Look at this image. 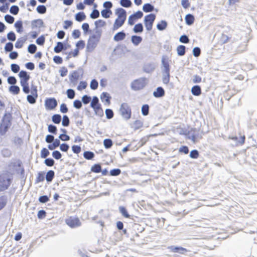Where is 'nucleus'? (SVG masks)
<instances>
[{
    "instance_id": "obj_55",
    "label": "nucleus",
    "mask_w": 257,
    "mask_h": 257,
    "mask_svg": "<svg viewBox=\"0 0 257 257\" xmlns=\"http://www.w3.org/2000/svg\"><path fill=\"white\" fill-rule=\"evenodd\" d=\"M11 70L14 73H18L20 69V66L16 64H12L11 65Z\"/></svg>"
},
{
    "instance_id": "obj_44",
    "label": "nucleus",
    "mask_w": 257,
    "mask_h": 257,
    "mask_svg": "<svg viewBox=\"0 0 257 257\" xmlns=\"http://www.w3.org/2000/svg\"><path fill=\"white\" fill-rule=\"evenodd\" d=\"M100 98L102 101H105L106 102H109V94L107 92H103L100 96Z\"/></svg>"
},
{
    "instance_id": "obj_62",
    "label": "nucleus",
    "mask_w": 257,
    "mask_h": 257,
    "mask_svg": "<svg viewBox=\"0 0 257 257\" xmlns=\"http://www.w3.org/2000/svg\"><path fill=\"white\" fill-rule=\"evenodd\" d=\"M49 154L50 153L47 149L43 148L41 152V156L42 158H46Z\"/></svg>"
},
{
    "instance_id": "obj_31",
    "label": "nucleus",
    "mask_w": 257,
    "mask_h": 257,
    "mask_svg": "<svg viewBox=\"0 0 257 257\" xmlns=\"http://www.w3.org/2000/svg\"><path fill=\"white\" fill-rule=\"evenodd\" d=\"M85 18V15L83 12H79L75 15V20L78 22L83 21Z\"/></svg>"
},
{
    "instance_id": "obj_27",
    "label": "nucleus",
    "mask_w": 257,
    "mask_h": 257,
    "mask_svg": "<svg viewBox=\"0 0 257 257\" xmlns=\"http://www.w3.org/2000/svg\"><path fill=\"white\" fill-rule=\"evenodd\" d=\"M55 173L52 170L49 171L46 175V179L47 182H50L52 181L54 177Z\"/></svg>"
},
{
    "instance_id": "obj_4",
    "label": "nucleus",
    "mask_w": 257,
    "mask_h": 257,
    "mask_svg": "<svg viewBox=\"0 0 257 257\" xmlns=\"http://www.w3.org/2000/svg\"><path fill=\"white\" fill-rule=\"evenodd\" d=\"M156 19V16L154 14H151L145 16L144 23L147 31L152 30L154 22Z\"/></svg>"
},
{
    "instance_id": "obj_5",
    "label": "nucleus",
    "mask_w": 257,
    "mask_h": 257,
    "mask_svg": "<svg viewBox=\"0 0 257 257\" xmlns=\"http://www.w3.org/2000/svg\"><path fill=\"white\" fill-rule=\"evenodd\" d=\"M83 71L82 69L79 68L77 70L73 71L69 76V80L72 83L75 85L77 80L82 76Z\"/></svg>"
},
{
    "instance_id": "obj_2",
    "label": "nucleus",
    "mask_w": 257,
    "mask_h": 257,
    "mask_svg": "<svg viewBox=\"0 0 257 257\" xmlns=\"http://www.w3.org/2000/svg\"><path fill=\"white\" fill-rule=\"evenodd\" d=\"M13 177L8 173L0 175V191L7 189L10 186Z\"/></svg>"
},
{
    "instance_id": "obj_53",
    "label": "nucleus",
    "mask_w": 257,
    "mask_h": 257,
    "mask_svg": "<svg viewBox=\"0 0 257 257\" xmlns=\"http://www.w3.org/2000/svg\"><path fill=\"white\" fill-rule=\"evenodd\" d=\"M98 82L95 79H93L90 84V87L92 90H95L98 87Z\"/></svg>"
},
{
    "instance_id": "obj_60",
    "label": "nucleus",
    "mask_w": 257,
    "mask_h": 257,
    "mask_svg": "<svg viewBox=\"0 0 257 257\" xmlns=\"http://www.w3.org/2000/svg\"><path fill=\"white\" fill-rule=\"evenodd\" d=\"M106 23L101 20H99L98 21H96L95 22V25L96 26V28L98 27H102L105 26Z\"/></svg>"
},
{
    "instance_id": "obj_57",
    "label": "nucleus",
    "mask_w": 257,
    "mask_h": 257,
    "mask_svg": "<svg viewBox=\"0 0 257 257\" xmlns=\"http://www.w3.org/2000/svg\"><path fill=\"white\" fill-rule=\"evenodd\" d=\"M21 85L23 87V91L24 93L28 94L30 92V88L28 83L21 84Z\"/></svg>"
},
{
    "instance_id": "obj_12",
    "label": "nucleus",
    "mask_w": 257,
    "mask_h": 257,
    "mask_svg": "<svg viewBox=\"0 0 257 257\" xmlns=\"http://www.w3.org/2000/svg\"><path fill=\"white\" fill-rule=\"evenodd\" d=\"M162 63V73H170V67L167 61L164 57H163L161 60Z\"/></svg>"
},
{
    "instance_id": "obj_50",
    "label": "nucleus",
    "mask_w": 257,
    "mask_h": 257,
    "mask_svg": "<svg viewBox=\"0 0 257 257\" xmlns=\"http://www.w3.org/2000/svg\"><path fill=\"white\" fill-rule=\"evenodd\" d=\"M37 50V46L35 44H30L28 46V51L31 54H34Z\"/></svg>"
},
{
    "instance_id": "obj_30",
    "label": "nucleus",
    "mask_w": 257,
    "mask_h": 257,
    "mask_svg": "<svg viewBox=\"0 0 257 257\" xmlns=\"http://www.w3.org/2000/svg\"><path fill=\"white\" fill-rule=\"evenodd\" d=\"M186 47L184 45H180L177 48V54L179 56H183L185 54Z\"/></svg>"
},
{
    "instance_id": "obj_6",
    "label": "nucleus",
    "mask_w": 257,
    "mask_h": 257,
    "mask_svg": "<svg viewBox=\"0 0 257 257\" xmlns=\"http://www.w3.org/2000/svg\"><path fill=\"white\" fill-rule=\"evenodd\" d=\"M10 121L6 118H4L2 120V122L0 124V134L2 135L5 134L8 128L11 126Z\"/></svg>"
},
{
    "instance_id": "obj_24",
    "label": "nucleus",
    "mask_w": 257,
    "mask_h": 257,
    "mask_svg": "<svg viewBox=\"0 0 257 257\" xmlns=\"http://www.w3.org/2000/svg\"><path fill=\"white\" fill-rule=\"evenodd\" d=\"M186 23L188 25H191L193 24L194 21V17L191 14H188L186 16L185 18Z\"/></svg>"
},
{
    "instance_id": "obj_54",
    "label": "nucleus",
    "mask_w": 257,
    "mask_h": 257,
    "mask_svg": "<svg viewBox=\"0 0 257 257\" xmlns=\"http://www.w3.org/2000/svg\"><path fill=\"white\" fill-rule=\"evenodd\" d=\"M106 118L108 119H111L113 116V112L110 109H106L105 111Z\"/></svg>"
},
{
    "instance_id": "obj_51",
    "label": "nucleus",
    "mask_w": 257,
    "mask_h": 257,
    "mask_svg": "<svg viewBox=\"0 0 257 257\" xmlns=\"http://www.w3.org/2000/svg\"><path fill=\"white\" fill-rule=\"evenodd\" d=\"M13 44L11 42H8L5 47L6 52H12L13 49Z\"/></svg>"
},
{
    "instance_id": "obj_32",
    "label": "nucleus",
    "mask_w": 257,
    "mask_h": 257,
    "mask_svg": "<svg viewBox=\"0 0 257 257\" xmlns=\"http://www.w3.org/2000/svg\"><path fill=\"white\" fill-rule=\"evenodd\" d=\"M143 126V122L140 120H136L132 124V127L137 130Z\"/></svg>"
},
{
    "instance_id": "obj_22",
    "label": "nucleus",
    "mask_w": 257,
    "mask_h": 257,
    "mask_svg": "<svg viewBox=\"0 0 257 257\" xmlns=\"http://www.w3.org/2000/svg\"><path fill=\"white\" fill-rule=\"evenodd\" d=\"M43 25V22L41 19H38L36 20H34L32 22V28L33 29L36 28H40Z\"/></svg>"
},
{
    "instance_id": "obj_20",
    "label": "nucleus",
    "mask_w": 257,
    "mask_h": 257,
    "mask_svg": "<svg viewBox=\"0 0 257 257\" xmlns=\"http://www.w3.org/2000/svg\"><path fill=\"white\" fill-rule=\"evenodd\" d=\"M66 48L63 43L58 42L57 46L54 47V51L55 53H58L61 52L63 50H65Z\"/></svg>"
},
{
    "instance_id": "obj_8",
    "label": "nucleus",
    "mask_w": 257,
    "mask_h": 257,
    "mask_svg": "<svg viewBox=\"0 0 257 257\" xmlns=\"http://www.w3.org/2000/svg\"><path fill=\"white\" fill-rule=\"evenodd\" d=\"M45 105L47 109L52 110L57 105V101L54 98H48L45 100Z\"/></svg>"
},
{
    "instance_id": "obj_25",
    "label": "nucleus",
    "mask_w": 257,
    "mask_h": 257,
    "mask_svg": "<svg viewBox=\"0 0 257 257\" xmlns=\"http://www.w3.org/2000/svg\"><path fill=\"white\" fill-rule=\"evenodd\" d=\"M133 31L136 33H141L143 31V26L142 24L139 23L136 24L134 29Z\"/></svg>"
},
{
    "instance_id": "obj_17",
    "label": "nucleus",
    "mask_w": 257,
    "mask_h": 257,
    "mask_svg": "<svg viewBox=\"0 0 257 257\" xmlns=\"http://www.w3.org/2000/svg\"><path fill=\"white\" fill-rule=\"evenodd\" d=\"M155 68V66L152 63H147L144 66V70L147 73H151L153 72Z\"/></svg>"
},
{
    "instance_id": "obj_19",
    "label": "nucleus",
    "mask_w": 257,
    "mask_h": 257,
    "mask_svg": "<svg viewBox=\"0 0 257 257\" xmlns=\"http://www.w3.org/2000/svg\"><path fill=\"white\" fill-rule=\"evenodd\" d=\"M191 93L193 95L199 96L201 93V89L200 86L195 85L191 88Z\"/></svg>"
},
{
    "instance_id": "obj_34",
    "label": "nucleus",
    "mask_w": 257,
    "mask_h": 257,
    "mask_svg": "<svg viewBox=\"0 0 257 257\" xmlns=\"http://www.w3.org/2000/svg\"><path fill=\"white\" fill-rule=\"evenodd\" d=\"M15 27L17 29V32L21 33L23 31V24L22 22L19 21L15 23Z\"/></svg>"
},
{
    "instance_id": "obj_14",
    "label": "nucleus",
    "mask_w": 257,
    "mask_h": 257,
    "mask_svg": "<svg viewBox=\"0 0 257 257\" xmlns=\"http://www.w3.org/2000/svg\"><path fill=\"white\" fill-rule=\"evenodd\" d=\"M165 95L164 89L162 87H158L153 92V95L156 98L162 97Z\"/></svg>"
},
{
    "instance_id": "obj_23",
    "label": "nucleus",
    "mask_w": 257,
    "mask_h": 257,
    "mask_svg": "<svg viewBox=\"0 0 257 257\" xmlns=\"http://www.w3.org/2000/svg\"><path fill=\"white\" fill-rule=\"evenodd\" d=\"M154 10V7L151 4L147 3L143 7V10L146 13L152 12Z\"/></svg>"
},
{
    "instance_id": "obj_36",
    "label": "nucleus",
    "mask_w": 257,
    "mask_h": 257,
    "mask_svg": "<svg viewBox=\"0 0 257 257\" xmlns=\"http://www.w3.org/2000/svg\"><path fill=\"white\" fill-rule=\"evenodd\" d=\"M52 120L54 123L59 124L61 120V116L58 114H54L52 117Z\"/></svg>"
},
{
    "instance_id": "obj_16",
    "label": "nucleus",
    "mask_w": 257,
    "mask_h": 257,
    "mask_svg": "<svg viewBox=\"0 0 257 257\" xmlns=\"http://www.w3.org/2000/svg\"><path fill=\"white\" fill-rule=\"evenodd\" d=\"M125 37V34L124 32L121 31L117 33L113 37V40L116 42H118L123 40Z\"/></svg>"
},
{
    "instance_id": "obj_52",
    "label": "nucleus",
    "mask_w": 257,
    "mask_h": 257,
    "mask_svg": "<svg viewBox=\"0 0 257 257\" xmlns=\"http://www.w3.org/2000/svg\"><path fill=\"white\" fill-rule=\"evenodd\" d=\"M94 109V111L95 112V113L96 115H97L99 116H102L103 115V111L102 109L100 106H99L98 107L95 108Z\"/></svg>"
},
{
    "instance_id": "obj_1",
    "label": "nucleus",
    "mask_w": 257,
    "mask_h": 257,
    "mask_svg": "<svg viewBox=\"0 0 257 257\" xmlns=\"http://www.w3.org/2000/svg\"><path fill=\"white\" fill-rule=\"evenodd\" d=\"M101 36V32L97 30L95 34L90 36L88 39L86 49L88 52H92L97 46Z\"/></svg>"
},
{
    "instance_id": "obj_21",
    "label": "nucleus",
    "mask_w": 257,
    "mask_h": 257,
    "mask_svg": "<svg viewBox=\"0 0 257 257\" xmlns=\"http://www.w3.org/2000/svg\"><path fill=\"white\" fill-rule=\"evenodd\" d=\"M101 105L99 103V99L97 96H93L90 103V106L94 109L95 108L100 106Z\"/></svg>"
},
{
    "instance_id": "obj_28",
    "label": "nucleus",
    "mask_w": 257,
    "mask_h": 257,
    "mask_svg": "<svg viewBox=\"0 0 257 257\" xmlns=\"http://www.w3.org/2000/svg\"><path fill=\"white\" fill-rule=\"evenodd\" d=\"M167 26V23L166 21L162 20L161 22L157 24V28L160 31L165 30Z\"/></svg>"
},
{
    "instance_id": "obj_47",
    "label": "nucleus",
    "mask_w": 257,
    "mask_h": 257,
    "mask_svg": "<svg viewBox=\"0 0 257 257\" xmlns=\"http://www.w3.org/2000/svg\"><path fill=\"white\" fill-rule=\"evenodd\" d=\"M19 11V8L17 6H13L11 7L10 10V12L11 14L16 15L18 14Z\"/></svg>"
},
{
    "instance_id": "obj_35",
    "label": "nucleus",
    "mask_w": 257,
    "mask_h": 257,
    "mask_svg": "<svg viewBox=\"0 0 257 257\" xmlns=\"http://www.w3.org/2000/svg\"><path fill=\"white\" fill-rule=\"evenodd\" d=\"M120 4L123 7L129 8L132 6V3L130 0H120Z\"/></svg>"
},
{
    "instance_id": "obj_26",
    "label": "nucleus",
    "mask_w": 257,
    "mask_h": 257,
    "mask_svg": "<svg viewBox=\"0 0 257 257\" xmlns=\"http://www.w3.org/2000/svg\"><path fill=\"white\" fill-rule=\"evenodd\" d=\"M188 139L192 140V141L195 143L196 141V139L198 137V135H197L196 132L194 131L193 132H190L188 133Z\"/></svg>"
},
{
    "instance_id": "obj_9",
    "label": "nucleus",
    "mask_w": 257,
    "mask_h": 257,
    "mask_svg": "<svg viewBox=\"0 0 257 257\" xmlns=\"http://www.w3.org/2000/svg\"><path fill=\"white\" fill-rule=\"evenodd\" d=\"M18 75L20 78V84L28 83V81L30 78V76L28 74L27 71L21 70L19 72Z\"/></svg>"
},
{
    "instance_id": "obj_48",
    "label": "nucleus",
    "mask_w": 257,
    "mask_h": 257,
    "mask_svg": "<svg viewBox=\"0 0 257 257\" xmlns=\"http://www.w3.org/2000/svg\"><path fill=\"white\" fill-rule=\"evenodd\" d=\"M163 74V82L167 84L170 81V73H162Z\"/></svg>"
},
{
    "instance_id": "obj_40",
    "label": "nucleus",
    "mask_w": 257,
    "mask_h": 257,
    "mask_svg": "<svg viewBox=\"0 0 257 257\" xmlns=\"http://www.w3.org/2000/svg\"><path fill=\"white\" fill-rule=\"evenodd\" d=\"M91 171L95 173H99L101 171V167L99 164H95L91 168Z\"/></svg>"
},
{
    "instance_id": "obj_59",
    "label": "nucleus",
    "mask_w": 257,
    "mask_h": 257,
    "mask_svg": "<svg viewBox=\"0 0 257 257\" xmlns=\"http://www.w3.org/2000/svg\"><path fill=\"white\" fill-rule=\"evenodd\" d=\"M48 130L49 132L56 134L57 133V127L55 125L50 124L48 125Z\"/></svg>"
},
{
    "instance_id": "obj_18",
    "label": "nucleus",
    "mask_w": 257,
    "mask_h": 257,
    "mask_svg": "<svg viewBox=\"0 0 257 257\" xmlns=\"http://www.w3.org/2000/svg\"><path fill=\"white\" fill-rule=\"evenodd\" d=\"M131 41L135 46H138L142 41V38L141 36L133 35L131 37Z\"/></svg>"
},
{
    "instance_id": "obj_33",
    "label": "nucleus",
    "mask_w": 257,
    "mask_h": 257,
    "mask_svg": "<svg viewBox=\"0 0 257 257\" xmlns=\"http://www.w3.org/2000/svg\"><path fill=\"white\" fill-rule=\"evenodd\" d=\"M26 41V39L23 38L18 39L15 44V47L17 48H21L23 47L24 44Z\"/></svg>"
},
{
    "instance_id": "obj_11",
    "label": "nucleus",
    "mask_w": 257,
    "mask_h": 257,
    "mask_svg": "<svg viewBox=\"0 0 257 257\" xmlns=\"http://www.w3.org/2000/svg\"><path fill=\"white\" fill-rule=\"evenodd\" d=\"M38 97L37 89L35 88L31 91V94H29L27 97L28 101L31 104H34L36 102V98Z\"/></svg>"
},
{
    "instance_id": "obj_61",
    "label": "nucleus",
    "mask_w": 257,
    "mask_h": 257,
    "mask_svg": "<svg viewBox=\"0 0 257 257\" xmlns=\"http://www.w3.org/2000/svg\"><path fill=\"white\" fill-rule=\"evenodd\" d=\"M121 173V171L119 169H113L110 172V175L113 176H116L119 175Z\"/></svg>"
},
{
    "instance_id": "obj_10",
    "label": "nucleus",
    "mask_w": 257,
    "mask_h": 257,
    "mask_svg": "<svg viewBox=\"0 0 257 257\" xmlns=\"http://www.w3.org/2000/svg\"><path fill=\"white\" fill-rule=\"evenodd\" d=\"M131 86L132 89L135 90L141 89L145 86L144 80L143 79H138L135 80L133 82H132Z\"/></svg>"
},
{
    "instance_id": "obj_15",
    "label": "nucleus",
    "mask_w": 257,
    "mask_h": 257,
    "mask_svg": "<svg viewBox=\"0 0 257 257\" xmlns=\"http://www.w3.org/2000/svg\"><path fill=\"white\" fill-rule=\"evenodd\" d=\"M125 21V20H123L121 19L117 18L114 22L113 30L114 31L117 30L119 28L123 25Z\"/></svg>"
},
{
    "instance_id": "obj_29",
    "label": "nucleus",
    "mask_w": 257,
    "mask_h": 257,
    "mask_svg": "<svg viewBox=\"0 0 257 257\" xmlns=\"http://www.w3.org/2000/svg\"><path fill=\"white\" fill-rule=\"evenodd\" d=\"M9 91L16 95L19 93L20 89L19 86L14 85L9 87Z\"/></svg>"
},
{
    "instance_id": "obj_63",
    "label": "nucleus",
    "mask_w": 257,
    "mask_h": 257,
    "mask_svg": "<svg viewBox=\"0 0 257 257\" xmlns=\"http://www.w3.org/2000/svg\"><path fill=\"white\" fill-rule=\"evenodd\" d=\"M91 100V97L89 96H88L87 95H85L82 97V101L85 104H88V103H89L90 102Z\"/></svg>"
},
{
    "instance_id": "obj_43",
    "label": "nucleus",
    "mask_w": 257,
    "mask_h": 257,
    "mask_svg": "<svg viewBox=\"0 0 257 257\" xmlns=\"http://www.w3.org/2000/svg\"><path fill=\"white\" fill-rule=\"evenodd\" d=\"M149 106L148 104H144L142 107V113L146 116L149 114Z\"/></svg>"
},
{
    "instance_id": "obj_46",
    "label": "nucleus",
    "mask_w": 257,
    "mask_h": 257,
    "mask_svg": "<svg viewBox=\"0 0 257 257\" xmlns=\"http://www.w3.org/2000/svg\"><path fill=\"white\" fill-rule=\"evenodd\" d=\"M5 20L9 24H12L14 22L15 18L10 15H6L5 16Z\"/></svg>"
},
{
    "instance_id": "obj_64",
    "label": "nucleus",
    "mask_w": 257,
    "mask_h": 257,
    "mask_svg": "<svg viewBox=\"0 0 257 257\" xmlns=\"http://www.w3.org/2000/svg\"><path fill=\"white\" fill-rule=\"evenodd\" d=\"M54 160L51 158H47L45 160V164L49 167L53 166L54 164Z\"/></svg>"
},
{
    "instance_id": "obj_42",
    "label": "nucleus",
    "mask_w": 257,
    "mask_h": 257,
    "mask_svg": "<svg viewBox=\"0 0 257 257\" xmlns=\"http://www.w3.org/2000/svg\"><path fill=\"white\" fill-rule=\"evenodd\" d=\"M46 8L44 5L38 6L37 8V11L38 13L44 14L46 12Z\"/></svg>"
},
{
    "instance_id": "obj_49",
    "label": "nucleus",
    "mask_w": 257,
    "mask_h": 257,
    "mask_svg": "<svg viewBox=\"0 0 257 257\" xmlns=\"http://www.w3.org/2000/svg\"><path fill=\"white\" fill-rule=\"evenodd\" d=\"M75 93L73 89H69L67 90V95L69 99H73L75 97Z\"/></svg>"
},
{
    "instance_id": "obj_39",
    "label": "nucleus",
    "mask_w": 257,
    "mask_h": 257,
    "mask_svg": "<svg viewBox=\"0 0 257 257\" xmlns=\"http://www.w3.org/2000/svg\"><path fill=\"white\" fill-rule=\"evenodd\" d=\"M112 141L109 139H104L103 141V145L106 149H109L112 146Z\"/></svg>"
},
{
    "instance_id": "obj_3",
    "label": "nucleus",
    "mask_w": 257,
    "mask_h": 257,
    "mask_svg": "<svg viewBox=\"0 0 257 257\" xmlns=\"http://www.w3.org/2000/svg\"><path fill=\"white\" fill-rule=\"evenodd\" d=\"M119 113L124 119L128 120L131 118L132 115V111L130 106L127 103H122L119 108Z\"/></svg>"
},
{
    "instance_id": "obj_13",
    "label": "nucleus",
    "mask_w": 257,
    "mask_h": 257,
    "mask_svg": "<svg viewBox=\"0 0 257 257\" xmlns=\"http://www.w3.org/2000/svg\"><path fill=\"white\" fill-rule=\"evenodd\" d=\"M115 14L117 15V18L121 19L123 20H126V12L122 8H118L116 10Z\"/></svg>"
},
{
    "instance_id": "obj_45",
    "label": "nucleus",
    "mask_w": 257,
    "mask_h": 257,
    "mask_svg": "<svg viewBox=\"0 0 257 257\" xmlns=\"http://www.w3.org/2000/svg\"><path fill=\"white\" fill-rule=\"evenodd\" d=\"M70 123V120L69 117L65 115L63 116V119L62 121V125L64 126H69Z\"/></svg>"
},
{
    "instance_id": "obj_58",
    "label": "nucleus",
    "mask_w": 257,
    "mask_h": 257,
    "mask_svg": "<svg viewBox=\"0 0 257 257\" xmlns=\"http://www.w3.org/2000/svg\"><path fill=\"white\" fill-rule=\"evenodd\" d=\"M90 16L91 19H96L99 17V12L97 10L94 9L90 14Z\"/></svg>"
},
{
    "instance_id": "obj_56",
    "label": "nucleus",
    "mask_w": 257,
    "mask_h": 257,
    "mask_svg": "<svg viewBox=\"0 0 257 257\" xmlns=\"http://www.w3.org/2000/svg\"><path fill=\"white\" fill-rule=\"evenodd\" d=\"M198 156L199 153L198 151L196 150H193L191 151L189 155L190 157L192 159H196L198 157Z\"/></svg>"
},
{
    "instance_id": "obj_37",
    "label": "nucleus",
    "mask_w": 257,
    "mask_h": 257,
    "mask_svg": "<svg viewBox=\"0 0 257 257\" xmlns=\"http://www.w3.org/2000/svg\"><path fill=\"white\" fill-rule=\"evenodd\" d=\"M111 14L112 12L111 10L107 9H104L101 12V16L105 18H108Z\"/></svg>"
},
{
    "instance_id": "obj_41",
    "label": "nucleus",
    "mask_w": 257,
    "mask_h": 257,
    "mask_svg": "<svg viewBox=\"0 0 257 257\" xmlns=\"http://www.w3.org/2000/svg\"><path fill=\"white\" fill-rule=\"evenodd\" d=\"M119 210L122 215L125 217V218H130V215L128 213L126 209L122 206H120L119 207Z\"/></svg>"
},
{
    "instance_id": "obj_38",
    "label": "nucleus",
    "mask_w": 257,
    "mask_h": 257,
    "mask_svg": "<svg viewBox=\"0 0 257 257\" xmlns=\"http://www.w3.org/2000/svg\"><path fill=\"white\" fill-rule=\"evenodd\" d=\"M84 157L87 160H91L94 157V154L90 151H86L83 154Z\"/></svg>"
},
{
    "instance_id": "obj_7",
    "label": "nucleus",
    "mask_w": 257,
    "mask_h": 257,
    "mask_svg": "<svg viewBox=\"0 0 257 257\" xmlns=\"http://www.w3.org/2000/svg\"><path fill=\"white\" fill-rule=\"evenodd\" d=\"M66 223L70 227L74 228L81 225L80 221L78 218L74 217H70L66 220Z\"/></svg>"
}]
</instances>
